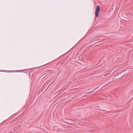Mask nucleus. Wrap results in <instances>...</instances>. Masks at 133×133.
<instances>
[{
	"instance_id": "nucleus-2",
	"label": "nucleus",
	"mask_w": 133,
	"mask_h": 133,
	"mask_svg": "<svg viewBox=\"0 0 133 133\" xmlns=\"http://www.w3.org/2000/svg\"><path fill=\"white\" fill-rule=\"evenodd\" d=\"M28 123H29L30 124V123H34V121L33 120L30 119L28 121Z\"/></svg>"
},
{
	"instance_id": "nucleus-4",
	"label": "nucleus",
	"mask_w": 133,
	"mask_h": 133,
	"mask_svg": "<svg viewBox=\"0 0 133 133\" xmlns=\"http://www.w3.org/2000/svg\"><path fill=\"white\" fill-rule=\"evenodd\" d=\"M28 70L27 69H25V70H25V71H27Z\"/></svg>"
},
{
	"instance_id": "nucleus-5",
	"label": "nucleus",
	"mask_w": 133,
	"mask_h": 133,
	"mask_svg": "<svg viewBox=\"0 0 133 133\" xmlns=\"http://www.w3.org/2000/svg\"><path fill=\"white\" fill-rule=\"evenodd\" d=\"M31 72H29V75H30V73Z\"/></svg>"
},
{
	"instance_id": "nucleus-3",
	"label": "nucleus",
	"mask_w": 133,
	"mask_h": 133,
	"mask_svg": "<svg viewBox=\"0 0 133 133\" xmlns=\"http://www.w3.org/2000/svg\"><path fill=\"white\" fill-rule=\"evenodd\" d=\"M16 129H14L13 131H11L10 132H9L8 133H15L16 132H15L16 131Z\"/></svg>"
},
{
	"instance_id": "nucleus-1",
	"label": "nucleus",
	"mask_w": 133,
	"mask_h": 133,
	"mask_svg": "<svg viewBox=\"0 0 133 133\" xmlns=\"http://www.w3.org/2000/svg\"><path fill=\"white\" fill-rule=\"evenodd\" d=\"M100 8L99 6H97L95 12V15L96 17H98V13L100 11Z\"/></svg>"
}]
</instances>
